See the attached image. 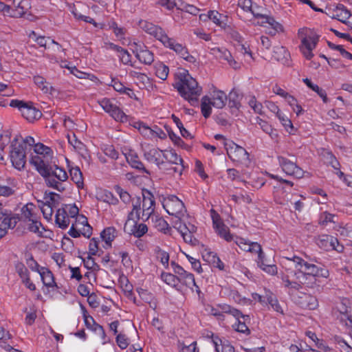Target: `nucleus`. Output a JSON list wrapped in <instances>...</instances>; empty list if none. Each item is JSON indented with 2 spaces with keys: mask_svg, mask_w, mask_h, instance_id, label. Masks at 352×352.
<instances>
[{
  "mask_svg": "<svg viewBox=\"0 0 352 352\" xmlns=\"http://www.w3.org/2000/svg\"><path fill=\"white\" fill-rule=\"evenodd\" d=\"M102 109L117 122H126L128 116L109 98H102L98 101Z\"/></svg>",
  "mask_w": 352,
  "mask_h": 352,
  "instance_id": "nucleus-15",
  "label": "nucleus"
},
{
  "mask_svg": "<svg viewBox=\"0 0 352 352\" xmlns=\"http://www.w3.org/2000/svg\"><path fill=\"white\" fill-rule=\"evenodd\" d=\"M68 234L74 237L78 238L80 235L89 238L92 234V228L84 215L77 216L68 232Z\"/></svg>",
  "mask_w": 352,
  "mask_h": 352,
  "instance_id": "nucleus-13",
  "label": "nucleus"
},
{
  "mask_svg": "<svg viewBox=\"0 0 352 352\" xmlns=\"http://www.w3.org/2000/svg\"><path fill=\"white\" fill-rule=\"evenodd\" d=\"M128 74L140 88L148 89L153 87L152 80L144 73L136 70H129Z\"/></svg>",
  "mask_w": 352,
  "mask_h": 352,
  "instance_id": "nucleus-26",
  "label": "nucleus"
},
{
  "mask_svg": "<svg viewBox=\"0 0 352 352\" xmlns=\"http://www.w3.org/2000/svg\"><path fill=\"white\" fill-rule=\"evenodd\" d=\"M163 150L157 148H149L143 150L144 158L149 163L155 164L160 170H165L166 163L162 159Z\"/></svg>",
  "mask_w": 352,
  "mask_h": 352,
  "instance_id": "nucleus-21",
  "label": "nucleus"
},
{
  "mask_svg": "<svg viewBox=\"0 0 352 352\" xmlns=\"http://www.w3.org/2000/svg\"><path fill=\"white\" fill-rule=\"evenodd\" d=\"M298 36L300 40V52L306 59L311 60L314 56L313 50L318 42V35L311 30L302 28L298 30Z\"/></svg>",
  "mask_w": 352,
  "mask_h": 352,
  "instance_id": "nucleus-8",
  "label": "nucleus"
},
{
  "mask_svg": "<svg viewBox=\"0 0 352 352\" xmlns=\"http://www.w3.org/2000/svg\"><path fill=\"white\" fill-rule=\"evenodd\" d=\"M278 160L283 170L287 175L294 176L297 178L303 177L304 171L298 166L295 162L288 160L283 156H278Z\"/></svg>",
  "mask_w": 352,
  "mask_h": 352,
  "instance_id": "nucleus-22",
  "label": "nucleus"
},
{
  "mask_svg": "<svg viewBox=\"0 0 352 352\" xmlns=\"http://www.w3.org/2000/svg\"><path fill=\"white\" fill-rule=\"evenodd\" d=\"M10 141V135L8 131H6L1 135L0 136V163L1 164H6V160L3 151L6 145H8Z\"/></svg>",
  "mask_w": 352,
  "mask_h": 352,
  "instance_id": "nucleus-50",
  "label": "nucleus"
},
{
  "mask_svg": "<svg viewBox=\"0 0 352 352\" xmlns=\"http://www.w3.org/2000/svg\"><path fill=\"white\" fill-rule=\"evenodd\" d=\"M265 297L266 298V302L265 305H269L272 309L280 314H284L283 309L280 306L278 299L272 292L270 290H265Z\"/></svg>",
  "mask_w": 352,
  "mask_h": 352,
  "instance_id": "nucleus-36",
  "label": "nucleus"
},
{
  "mask_svg": "<svg viewBox=\"0 0 352 352\" xmlns=\"http://www.w3.org/2000/svg\"><path fill=\"white\" fill-rule=\"evenodd\" d=\"M43 285L48 288H58L52 272L47 267H43L39 273Z\"/></svg>",
  "mask_w": 352,
  "mask_h": 352,
  "instance_id": "nucleus-34",
  "label": "nucleus"
},
{
  "mask_svg": "<svg viewBox=\"0 0 352 352\" xmlns=\"http://www.w3.org/2000/svg\"><path fill=\"white\" fill-rule=\"evenodd\" d=\"M162 159L164 160L166 162L170 164H174L177 166L173 167V168H167L166 165L165 166L164 170H173L174 173H178L179 174H182V172L184 170V165H183V160L182 158L177 155V153L175 152L173 149H165L163 150L162 152Z\"/></svg>",
  "mask_w": 352,
  "mask_h": 352,
  "instance_id": "nucleus-18",
  "label": "nucleus"
},
{
  "mask_svg": "<svg viewBox=\"0 0 352 352\" xmlns=\"http://www.w3.org/2000/svg\"><path fill=\"white\" fill-rule=\"evenodd\" d=\"M43 214L45 219L47 220L52 219V214L54 212L53 208L50 204L44 203L39 208Z\"/></svg>",
  "mask_w": 352,
  "mask_h": 352,
  "instance_id": "nucleus-63",
  "label": "nucleus"
},
{
  "mask_svg": "<svg viewBox=\"0 0 352 352\" xmlns=\"http://www.w3.org/2000/svg\"><path fill=\"white\" fill-rule=\"evenodd\" d=\"M83 317L86 327L96 332L102 340H104L106 334L103 327L96 323L94 318L90 316H87L85 313H84Z\"/></svg>",
  "mask_w": 352,
  "mask_h": 352,
  "instance_id": "nucleus-33",
  "label": "nucleus"
},
{
  "mask_svg": "<svg viewBox=\"0 0 352 352\" xmlns=\"http://www.w3.org/2000/svg\"><path fill=\"white\" fill-rule=\"evenodd\" d=\"M70 175L72 181L78 186L82 185L83 179L82 173L78 167L72 168L69 170Z\"/></svg>",
  "mask_w": 352,
  "mask_h": 352,
  "instance_id": "nucleus-57",
  "label": "nucleus"
},
{
  "mask_svg": "<svg viewBox=\"0 0 352 352\" xmlns=\"http://www.w3.org/2000/svg\"><path fill=\"white\" fill-rule=\"evenodd\" d=\"M109 29L112 30L115 36L119 39H124L126 35V30L124 28L118 26L116 22L112 21L109 23Z\"/></svg>",
  "mask_w": 352,
  "mask_h": 352,
  "instance_id": "nucleus-53",
  "label": "nucleus"
},
{
  "mask_svg": "<svg viewBox=\"0 0 352 352\" xmlns=\"http://www.w3.org/2000/svg\"><path fill=\"white\" fill-rule=\"evenodd\" d=\"M29 36L30 38H32L40 47L46 48L47 45L50 43L52 44H55L57 46L58 50L64 51L60 44H58L54 40L51 39L50 37H45L41 36H37L34 32H32Z\"/></svg>",
  "mask_w": 352,
  "mask_h": 352,
  "instance_id": "nucleus-40",
  "label": "nucleus"
},
{
  "mask_svg": "<svg viewBox=\"0 0 352 352\" xmlns=\"http://www.w3.org/2000/svg\"><path fill=\"white\" fill-rule=\"evenodd\" d=\"M257 23L264 27L265 32L271 36H274L284 31L283 26L273 17L268 15L263 17V21H258Z\"/></svg>",
  "mask_w": 352,
  "mask_h": 352,
  "instance_id": "nucleus-23",
  "label": "nucleus"
},
{
  "mask_svg": "<svg viewBox=\"0 0 352 352\" xmlns=\"http://www.w3.org/2000/svg\"><path fill=\"white\" fill-rule=\"evenodd\" d=\"M10 158L12 166L18 170H22L26 164L25 151L18 138L15 137L11 141Z\"/></svg>",
  "mask_w": 352,
  "mask_h": 352,
  "instance_id": "nucleus-11",
  "label": "nucleus"
},
{
  "mask_svg": "<svg viewBox=\"0 0 352 352\" xmlns=\"http://www.w3.org/2000/svg\"><path fill=\"white\" fill-rule=\"evenodd\" d=\"M15 268L16 273L19 274L22 280L30 277L28 270L23 263H19L16 264Z\"/></svg>",
  "mask_w": 352,
  "mask_h": 352,
  "instance_id": "nucleus-64",
  "label": "nucleus"
},
{
  "mask_svg": "<svg viewBox=\"0 0 352 352\" xmlns=\"http://www.w3.org/2000/svg\"><path fill=\"white\" fill-rule=\"evenodd\" d=\"M177 230L183 236L184 240L187 243H192L193 239L192 233L195 232L196 228L194 225L184 221L175 223Z\"/></svg>",
  "mask_w": 352,
  "mask_h": 352,
  "instance_id": "nucleus-30",
  "label": "nucleus"
},
{
  "mask_svg": "<svg viewBox=\"0 0 352 352\" xmlns=\"http://www.w3.org/2000/svg\"><path fill=\"white\" fill-rule=\"evenodd\" d=\"M138 25L140 29L153 36L159 41L162 40V37L166 34L165 31L161 27L145 20H140Z\"/></svg>",
  "mask_w": 352,
  "mask_h": 352,
  "instance_id": "nucleus-24",
  "label": "nucleus"
},
{
  "mask_svg": "<svg viewBox=\"0 0 352 352\" xmlns=\"http://www.w3.org/2000/svg\"><path fill=\"white\" fill-rule=\"evenodd\" d=\"M73 14L74 16V17L78 19V20H82L86 23H91L92 24L94 27L96 28H102V25H100V24H98L92 18H91L90 16H85V15H83L79 12H78L77 11H73Z\"/></svg>",
  "mask_w": 352,
  "mask_h": 352,
  "instance_id": "nucleus-59",
  "label": "nucleus"
},
{
  "mask_svg": "<svg viewBox=\"0 0 352 352\" xmlns=\"http://www.w3.org/2000/svg\"><path fill=\"white\" fill-rule=\"evenodd\" d=\"M219 308L220 309L221 314L226 313L232 315L234 318H238L241 315L240 311L231 307L230 305L223 304L219 305Z\"/></svg>",
  "mask_w": 352,
  "mask_h": 352,
  "instance_id": "nucleus-62",
  "label": "nucleus"
},
{
  "mask_svg": "<svg viewBox=\"0 0 352 352\" xmlns=\"http://www.w3.org/2000/svg\"><path fill=\"white\" fill-rule=\"evenodd\" d=\"M276 117L280 122L289 134H294L296 129L294 128L291 120L284 113L280 111Z\"/></svg>",
  "mask_w": 352,
  "mask_h": 352,
  "instance_id": "nucleus-47",
  "label": "nucleus"
},
{
  "mask_svg": "<svg viewBox=\"0 0 352 352\" xmlns=\"http://www.w3.org/2000/svg\"><path fill=\"white\" fill-rule=\"evenodd\" d=\"M28 230L34 233L41 234L44 230L40 221L37 220V218L28 221Z\"/></svg>",
  "mask_w": 352,
  "mask_h": 352,
  "instance_id": "nucleus-58",
  "label": "nucleus"
},
{
  "mask_svg": "<svg viewBox=\"0 0 352 352\" xmlns=\"http://www.w3.org/2000/svg\"><path fill=\"white\" fill-rule=\"evenodd\" d=\"M16 219L11 217L3 211H1V204H0V239L2 238L10 228H13L16 226Z\"/></svg>",
  "mask_w": 352,
  "mask_h": 352,
  "instance_id": "nucleus-28",
  "label": "nucleus"
},
{
  "mask_svg": "<svg viewBox=\"0 0 352 352\" xmlns=\"http://www.w3.org/2000/svg\"><path fill=\"white\" fill-rule=\"evenodd\" d=\"M65 67L68 68L69 69H70L71 73L78 78L89 79L91 81H92L93 82H94L95 84L100 83L99 79L95 75H94L92 74H88V73L81 72V71L78 70L76 67H69L67 66H65Z\"/></svg>",
  "mask_w": 352,
  "mask_h": 352,
  "instance_id": "nucleus-45",
  "label": "nucleus"
},
{
  "mask_svg": "<svg viewBox=\"0 0 352 352\" xmlns=\"http://www.w3.org/2000/svg\"><path fill=\"white\" fill-rule=\"evenodd\" d=\"M135 220V219H133V224L131 226L129 224L131 220L128 219L125 224L124 229L129 234L140 238L147 232L148 227L145 223H138Z\"/></svg>",
  "mask_w": 352,
  "mask_h": 352,
  "instance_id": "nucleus-29",
  "label": "nucleus"
},
{
  "mask_svg": "<svg viewBox=\"0 0 352 352\" xmlns=\"http://www.w3.org/2000/svg\"><path fill=\"white\" fill-rule=\"evenodd\" d=\"M232 199L236 203H245L250 204L252 201V199L250 195L248 194L245 192H241L238 194H234L231 195Z\"/></svg>",
  "mask_w": 352,
  "mask_h": 352,
  "instance_id": "nucleus-55",
  "label": "nucleus"
},
{
  "mask_svg": "<svg viewBox=\"0 0 352 352\" xmlns=\"http://www.w3.org/2000/svg\"><path fill=\"white\" fill-rule=\"evenodd\" d=\"M336 309L340 313L338 318H340L342 324L345 322V320H349L352 318V300L342 299L339 302Z\"/></svg>",
  "mask_w": 352,
  "mask_h": 352,
  "instance_id": "nucleus-27",
  "label": "nucleus"
},
{
  "mask_svg": "<svg viewBox=\"0 0 352 352\" xmlns=\"http://www.w3.org/2000/svg\"><path fill=\"white\" fill-rule=\"evenodd\" d=\"M9 4V16L10 17H21L24 15L30 8V3L29 0H4Z\"/></svg>",
  "mask_w": 352,
  "mask_h": 352,
  "instance_id": "nucleus-19",
  "label": "nucleus"
},
{
  "mask_svg": "<svg viewBox=\"0 0 352 352\" xmlns=\"http://www.w3.org/2000/svg\"><path fill=\"white\" fill-rule=\"evenodd\" d=\"M287 261L291 265H294V267H300L301 270H303V276L306 278L307 287H314L317 285L318 278H327L329 275V272L327 269L309 263L299 256H294L292 258H287Z\"/></svg>",
  "mask_w": 352,
  "mask_h": 352,
  "instance_id": "nucleus-3",
  "label": "nucleus"
},
{
  "mask_svg": "<svg viewBox=\"0 0 352 352\" xmlns=\"http://www.w3.org/2000/svg\"><path fill=\"white\" fill-rule=\"evenodd\" d=\"M289 267L281 272V279L285 288L288 292H294L298 291L303 286L307 287L306 278L303 276V270L300 267H294V265H291L289 262L285 263Z\"/></svg>",
  "mask_w": 352,
  "mask_h": 352,
  "instance_id": "nucleus-5",
  "label": "nucleus"
},
{
  "mask_svg": "<svg viewBox=\"0 0 352 352\" xmlns=\"http://www.w3.org/2000/svg\"><path fill=\"white\" fill-rule=\"evenodd\" d=\"M160 42L165 47L174 51L178 56L184 60L189 62H192L194 60V57L189 54L186 47L182 43H178L173 38H170L166 33L164 35Z\"/></svg>",
  "mask_w": 352,
  "mask_h": 352,
  "instance_id": "nucleus-16",
  "label": "nucleus"
},
{
  "mask_svg": "<svg viewBox=\"0 0 352 352\" xmlns=\"http://www.w3.org/2000/svg\"><path fill=\"white\" fill-rule=\"evenodd\" d=\"M125 157L129 164L133 168L139 170L144 173L150 175L148 170L144 166L143 163L140 160L138 154L133 150H129L126 153Z\"/></svg>",
  "mask_w": 352,
  "mask_h": 352,
  "instance_id": "nucleus-31",
  "label": "nucleus"
},
{
  "mask_svg": "<svg viewBox=\"0 0 352 352\" xmlns=\"http://www.w3.org/2000/svg\"><path fill=\"white\" fill-rule=\"evenodd\" d=\"M10 106L17 108L21 116L30 122H32L39 119L42 113L35 107L32 102H25L19 100H12Z\"/></svg>",
  "mask_w": 352,
  "mask_h": 352,
  "instance_id": "nucleus-12",
  "label": "nucleus"
},
{
  "mask_svg": "<svg viewBox=\"0 0 352 352\" xmlns=\"http://www.w3.org/2000/svg\"><path fill=\"white\" fill-rule=\"evenodd\" d=\"M47 174L41 175L45 178L47 186L59 192H63L65 190V186L63 183L68 178L67 172L65 169L56 165L51 166L50 163L47 164Z\"/></svg>",
  "mask_w": 352,
  "mask_h": 352,
  "instance_id": "nucleus-9",
  "label": "nucleus"
},
{
  "mask_svg": "<svg viewBox=\"0 0 352 352\" xmlns=\"http://www.w3.org/2000/svg\"><path fill=\"white\" fill-rule=\"evenodd\" d=\"M164 210L170 214L178 218L179 222L184 221L188 218L186 210L183 201L175 195H167L162 200Z\"/></svg>",
  "mask_w": 352,
  "mask_h": 352,
  "instance_id": "nucleus-10",
  "label": "nucleus"
},
{
  "mask_svg": "<svg viewBox=\"0 0 352 352\" xmlns=\"http://www.w3.org/2000/svg\"><path fill=\"white\" fill-rule=\"evenodd\" d=\"M155 199L154 195L148 190H142V203L138 200L133 204V209L129 213V220L142 219L144 221L149 219L155 212Z\"/></svg>",
  "mask_w": 352,
  "mask_h": 352,
  "instance_id": "nucleus-4",
  "label": "nucleus"
},
{
  "mask_svg": "<svg viewBox=\"0 0 352 352\" xmlns=\"http://www.w3.org/2000/svg\"><path fill=\"white\" fill-rule=\"evenodd\" d=\"M213 228L219 236L228 242L234 241L235 243L243 251L252 254L257 255L256 263L258 266L264 272L270 274H277V267L275 265L267 264L262 251L261 245L256 242H251L243 238L234 236L230 233L229 228L222 222L219 215L214 210H211Z\"/></svg>",
  "mask_w": 352,
  "mask_h": 352,
  "instance_id": "nucleus-1",
  "label": "nucleus"
},
{
  "mask_svg": "<svg viewBox=\"0 0 352 352\" xmlns=\"http://www.w3.org/2000/svg\"><path fill=\"white\" fill-rule=\"evenodd\" d=\"M39 208L32 203H28L21 209L22 217L28 221L36 219Z\"/></svg>",
  "mask_w": 352,
  "mask_h": 352,
  "instance_id": "nucleus-39",
  "label": "nucleus"
},
{
  "mask_svg": "<svg viewBox=\"0 0 352 352\" xmlns=\"http://www.w3.org/2000/svg\"><path fill=\"white\" fill-rule=\"evenodd\" d=\"M134 127L144 136L149 140L155 138L154 129L150 128L142 122H136L134 123Z\"/></svg>",
  "mask_w": 352,
  "mask_h": 352,
  "instance_id": "nucleus-44",
  "label": "nucleus"
},
{
  "mask_svg": "<svg viewBox=\"0 0 352 352\" xmlns=\"http://www.w3.org/2000/svg\"><path fill=\"white\" fill-rule=\"evenodd\" d=\"M149 220H151L153 226L159 231L165 232V231L168 229V224L167 222L156 213L152 215Z\"/></svg>",
  "mask_w": 352,
  "mask_h": 352,
  "instance_id": "nucleus-48",
  "label": "nucleus"
},
{
  "mask_svg": "<svg viewBox=\"0 0 352 352\" xmlns=\"http://www.w3.org/2000/svg\"><path fill=\"white\" fill-rule=\"evenodd\" d=\"M235 318L236 321L232 325L233 328L238 332L249 334L250 331L245 323L246 320L249 319V316L241 313L240 316Z\"/></svg>",
  "mask_w": 352,
  "mask_h": 352,
  "instance_id": "nucleus-42",
  "label": "nucleus"
},
{
  "mask_svg": "<svg viewBox=\"0 0 352 352\" xmlns=\"http://www.w3.org/2000/svg\"><path fill=\"white\" fill-rule=\"evenodd\" d=\"M34 151L35 155L32 156L30 164L34 166L41 175L47 174V164H49L53 158V151L51 148L42 143H37L34 144Z\"/></svg>",
  "mask_w": 352,
  "mask_h": 352,
  "instance_id": "nucleus-6",
  "label": "nucleus"
},
{
  "mask_svg": "<svg viewBox=\"0 0 352 352\" xmlns=\"http://www.w3.org/2000/svg\"><path fill=\"white\" fill-rule=\"evenodd\" d=\"M248 102L249 106L253 109L254 113H258V114L263 113V107L261 102H258L256 100L254 96L250 97Z\"/></svg>",
  "mask_w": 352,
  "mask_h": 352,
  "instance_id": "nucleus-61",
  "label": "nucleus"
},
{
  "mask_svg": "<svg viewBox=\"0 0 352 352\" xmlns=\"http://www.w3.org/2000/svg\"><path fill=\"white\" fill-rule=\"evenodd\" d=\"M255 121L256 124L260 126L263 131L268 134L272 140H277L278 137L277 131L274 129L271 124H270L267 121L263 120L259 117H256L255 118Z\"/></svg>",
  "mask_w": 352,
  "mask_h": 352,
  "instance_id": "nucleus-37",
  "label": "nucleus"
},
{
  "mask_svg": "<svg viewBox=\"0 0 352 352\" xmlns=\"http://www.w3.org/2000/svg\"><path fill=\"white\" fill-rule=\"evenodd\" d=\"M34 82L44 94H52V92L54 91L51 85L42 76H34Z\"/></svg>",
  "mask_w": 352,
  "mask_h": 352,
  "instance_id": "nucleus-46",
  "label": "nucleus"
},
{
  "mask_svg": "<svg viewBox=\"0 0 352 352\" xmlns=\"http://www.w3.org/2000/svg\"><path fill=\"white\" fill-rule=\"evenodd\" d=\"M302 306L310 310H314L318 306V300L315 296L311 295L305 296V302L302 304Z\"/></svg>",
  "mask_w": 352,
  "mask_h": 352,
  "instance_id": "nucleus-60",
  "label": "nucleus"
},
{
  "mask_svg": "<svg viewBox=\"0 0 352 352\" xmlns=\"http://www.w3.org/2000/svg\"><path fill=\"white\" fill-rule=\"evenodd\" d=\"M71 219L69 214L63 208L57 210L55 216V222L60 228H67L71 223Z\"/></svg>",
  "mask_w": 352,
  "mask_h": 352,
  "instance_id": "nucleus-35",
  "label": "nucleus"
},
{
  "mask_svg": "<svg viewBox=\"0 0 352 352\" xmlns=\"http://www.w3.org/2000/svg\"><path fill=\"white\" fill-rule=\"evenodd\" d=\"M212 341L217 352H224V347L228 348L229 351L233 349L232 346L223 343L222 340L217 336H214L212 335ZM224 342H226V341Z\"/></svg>",
  "mask_w": 352,
  "mask_h": 352,
  "instance_id": "nucleus-56",
  "label": "nucleus"
},
{
  "mask_svg": "<svg viewBox=\"0 0 352 352\" xmlns=\"http://www.w3.org/2000/svg\"><path fill=\"white\" fill-rule=\"evenodd\" d=\"M224 146L228 155L232 161L245 164L249 163V153L244 148L232 141H226Z\"/></svg>",
  "mask_w": 352,
  "mask_h": 352,
  "instance_id": "nucleus-14",
  "label": "nucleus"
},
{
  "mask_svg": "<svg viewBox=\"0 0 352 352\" xmlns=\"http://www.w3.org/2000/svg\"><path fill=\"white\" fill-rule=\"evenodd\" d=\"M331 17L352 28V14L342 4L338 5L333 10Z\"/></svg>",
  "mask_w": 352,
  "mask_h": 352,
  "instance_id": "nucleus-25",
  "label": "nucleus"
},
{
  "mask_svg": "<svg viewBox=\"0 0 352 352\" xmlns=\"http://www.w3.org/2000/svg\"><path fill=\"white\" fill-rule=\"evenodd\" d=\"M155 252L157 258L160 260L162 265L165 269H168L170 259L169 254L159 247L155 249Z\"/></svg>",
  "mask_w": 352,
  "mask_h": 352,
  "instance_id": "nucleus-52",
  "label": "nucleus"
},
{
  "mask_svg": "<svg viewBox=\"0 0 352 352\" xmlns=\"http://www.w3.org/2000/svg\"><path fill=\"white\" fill-rule=\"evenodd\" d=\"M227 102V95L221 90L213 87L210 91V96H204L201 98V111L204 118L210 117L212 113V107L217 109L223 108Z\"/></svg>",
  "mask_w": 352,
  "mask_h": 352,
  "instance_id": "nucleus-7",
  "label": "nucleus"
},
{
  "mask_svg": "<svg viewBox=\"0 0 352 352\" xmlns=\"http://www.w3.org/2000/svg\"><path fill=\"white\" fill-rule=\"evenodd\" d=\"M302 81L309 88L316 92L324 103L328 102L329 100L326 91L324 89L320 88L318 85L314 84L309 78H304Z\"/></svg>",
  "mask_w": 352,
  "mask_h": 352,
  "instance_id": "nucleus-49",
  "label": "nucleus"
},
{
  "mask_svg": "<svg viewBox=\"0 0 352 352\" xmlns=\"http://www.w3.org/2000/svg\"><path fill=\"white\" fill-rule=\"evenodd\" d=\"M162 280L168 285L176 287L178 285L177 276L168 272H162L161 274Z\"/></svg>",
  "mask_w": 352,
  "mask_h": 352,
  "instance_id": "nucleus-54",
  "label": "nucleus"
},
{
  "mask_svg": "<svg viewBox=\"0 0 352 352\" xmlns=\"http://www.w3.org/2000/svg\"><path fill=\"white\" fill-rule=\"evenodd\" d=\"M175 87L180 96L191 105L197 104L198 98L202 93V88L186 70H183L177 74Z\"/></svg>",
  "mask_w": 352,
  "mask_h": 352,
  "instance_id": "nucleus-2",
  "label": "nucleus"
},
{
  "mask_svg": "<svg viewBox=\"0 0 352 352\" xmlns=\"http://www.w3.org/2000/svg\"><path fill=\"white\" fill-rule=\"evenodd\" d=\"M117 235V230L113 227H108L103 230L100 234L102 241L105 243L104 248L111 247V244Z\"/></svg>",
  "mask_w": 352,
  "mask_h": 352,
  "instance_id": "nucleus-38",
  "label": "nucleus"
},
{
  "mask_svg": "<svg viewBox=\"0 0 352 352\" xmlns=\"http://www.w3.org/2000/svg\"><path fill=\"white\" fill-rule=\"evenodd\" d=\"M135 57L145 65H151L154 61L153 53L146 47L144 50L137 51Z\"/></svg>",
  "mask_w": 352,
  "mask_h": 352,
  "instance_id": "nucleus-41",
  "label": "nucleus"
},
{
  "mask_svg": "<svg viewBox=\"0 0 352 352\" xmlns=\"http://www.w3.org/2000/svg\"><path fill=\"white\" fill-rule=\"evenodd\" d=\"M316 244L319 248L326 251L334 250L338 252H342L344 250L343 245L339 243L336 238L327 234L318 236L316 239Z\"/></svg>",
  "mask_w": 352,
  "mask_h": 352,
  "instance_id": "nucleus-20",
  "label": "nucleus"
},
{
  "mask_svg": "<svg viewBox=\"0 0 352 352\" xmlns=\"http://www.w3.org/2000/svg\"><path fill=\"white\" fill-rule=\"evenodd\" d=\"M96 198L98 200L108 203L109 204H116L118 199L109 190L100 189L96 192Z\"/></svg>",
  "mask_w": 352,
  "mask_h": 352,
  "instance_id": "nucleus-43",
  "label": "nucleus"
},
{
  "mask_svg": "<svg viewBox=\"0 0 352 352\" xmlns=\"http://www.w3.org/2000/svg\"><path fill=\"white\" fill-rule=\"evenodd\" d=\"M155 75L157 77L162 80H165L169 73V68L168 66L162 63H156L155 65Z\"/></svg>",
  "mask_w": 352,
  "mask_h": 352,
  "instance_id": "nucleus-51",
  "label": "nucleus"
},
{
  "mask_svg": "<svg viewBox=\"0 0 352 352\" xmlns=\"http://www.w3.org/2000/svg\"><path fill=\"white\" fill-rule=\"evenodd\" d=\"M170 265L173 272L177 275L178 283H181L182 285L191 289L195 287L196 288V292L197 293L200 292L199 287L197 285L192 274L186 271L182 266L176 263L175 261H171Z\"/></svg>",
  "mask_w": 352,
  "mask_h": 352,
  "instance_id": "nucleus-17",
  "label": "nucleus"
},
{
  "mask_svg": "<svg viewBox=\"0 0 352 352\" xmlns=\"http://www.w3.org/2000/svg\"><path fill=\"white\" fill-rule=\"evenodd\" d=\"M209 20L221 29L226 30L228 28V16L221 14L217 10H209Z\"/></svg>",
  "mask_w": 352,
  "mask_h": 352,
  "instance_id": "nucleus-32",
  "label": "nucleus"
}]
</instances>
